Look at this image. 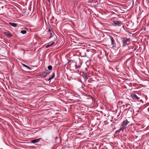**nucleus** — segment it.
Returning <instances> with one entry per match:
<instances>
[{"mask_svg":"<svg viewBox=\"0 0 149 149\" xmlns=\"http://www.w3.org/2000/svg\"><path fill=\"white\" fill-rule=\"evenodd\" d=\"M129 123V122L127 119L123 121L121 124V127L118 130V132H120L121 131H123L124 129L126 128V125Z\"/></svg>","mask_w":149,"mask_h":149,"instance_id":"f257e3e1","label":"nucleus"},{"mask_svg":"<svg viewBox=\"0 0 149 149\" xmlns=\"http://www.w3.org/2000/svg\"><path fill=\"white\" fill-rule=\"evenodd\" d=\"M113 22L114 24L118 26L121 23L118 20H114Z\"/></svg>","mask_w":149,"mask_h":149,"instance_id":"f03ea898","label":"nucleus"},{"mask_svg":"<svg viewBox=\"0 0 149 149\" xmlns=\"http://www.w3.org/2000/svg\"><path fill=\"white\" fill-rule=\"evenodd\" d=\"M129 41L128 39L124 40L123 41V46H125L127 44V42Z\"/></svg>","mask_w":149,"mask_h":149,"instance_id":"7ed1b4c3","label":"nucleus"},{"mask_svg":"<svg viewBox=\"0 0 149 149\" xmlns=\"http://www.w3.org/2000/svg\"><path fill=\"white\" fill-rule=\"evenodd\" d=\"M4 34L8 37H10L12 36L11 34L9 32H4Z\"/></svg>","mask_w":149,"mask_h":149,"instance_id":"20e7f679","label":"nucleus"},{"mask_svg":"<svg viewBox=\"0 0 149 149\" xmlns=\"http://www.w3.org/2000/svg\"><path fill=\"white\" fill-rule=\"evenodd\" d=\"M41 139V138H39L38 139H34V140H32V143H37L39 141H40V140Z\"/></svg>","mask_w":149,"mask_h":149,"instance_id":"39448f33","label":"nucleus"},{"mask_svg":"<svg viewBox=\"0 0 149 149\" xmlns=\"http://www.w3.org/2000/svg\"><path fill=\"white\" fill-rule=\"evenodd\" d=\"M111 38V46L110 47H111L112 48H113L114 47V43L113 42V40L112 38Z\"/></svg>","mask_w":149,"mask_h":149,"instance_id":"423d86ee","label":"nucleus"},{"mask_svg":"<svg viewBox=\"0 0 149 149\" xmlns=\"http://www.w3.org/2000/svg\"><path fill=\"white\" fill-rule=\"evenodd\" d=\"M9 24L12 26L14 27H16L17 26V24L16 23L10 22Z\"/></svg>","mask_w":149,"mask_h":149,"instance_id":"0eeeda50","label":"nucleus"},{"mask_svg":"<svg viewBox=\"0 0 149 149\" xmlns=\"http://www.w3.org/2000/svg\"><path fill=\"white\" fill-rule=\"evenodd\" d=\"M132 96L133 99H135L137 100H138L139 99V98L135 94H133Z\"/></svg>","mask_w":149,"mask_h":149,"instance_id":"6e6552de","label":"nucleus"},{"mask_svg":"<svg viewBox=\"0 0 149 149\" xmlns=\"http://www.w3.org/2000/svg\"><path fill=\"white\" fill-rule=\"evenodd\" d=\"M55 76V74L54 73H53V74L52 77L49 79L48 80L49 81V80H50L51 79H53L54 77Z\"/></svg>","mask_w":149,"mask_h":149,"instance_id":"1a4fd4ad","label":"nucleus"},{"mask_svg":"<svg viewBox=\"0 0 149 149\" xmlns=\"http://www.w3.org/2000/svg\"><path fill=\"white\" fill-rule=\"evenodd\" d=\"M20 32L21 33H22L23 34H25L26 33V30H22Z\"/></svg>","mask_w":149,"mask_h":149,"instance_id":"9d476101","label":"nucleus"},{"mask_svg":"<svg viewBox=\"0 0 149 149\" xmlns=\"http://www.w3.org/2000/svg\"><path fill=\"white\" fill-rule=\"evenodd\" d=\"M48 69L49 70H51L52 69V67L51 65H49L48 66Z\"/></svg>","mask_w":149,"mask_h":149,"instance_id":"9b49d317","label":"nucleus"},{"mask_svg":"<svg viewBox=\"0 0 149 149\" xmlns=\"http://www.w3.org/2000/svg\"><path fill=\"white\" fill-rule=\"evenodd\" d=\"M54 44V42H52L51 44H50V45H47L46 46V48H47V47H50V46L52 45L53 44Z\"/></svg>","mask_w":149,"mask_h":149,"instance_id":"f8f14e48","label":"nucleus"},{"mask_svg":"<svg viewBox=\"0 0 149 149\" xmlns=\"http://www.w3.org/2000/svg\"><path fill=\"white\" fill-rule=\"evenodd\" d=\"M126 107L127 108V109H128L130 107V105L129 104H126Z\"/></svg>","mask_w":149,"mask_h":149,"instance_id":"ddd939ff","label":"nucleus"},{"mask_svg":"<svg viewBox=\"0 0 149 149\" xmlns=\"http://www.w3.org/2000/svg\"><path fill=\"white\" fill-rule=\"evenodd\" d=\"M49 73L50 72H49L48 73H44V74H46V75L44 76V77H45L47 76V75L49 74Z\"/></svg>","mask_w":149,"mask_h":149,"instance_id":"4468645a","label":"nucleus"},{"mask_svg":"<svg viewBox=\"0 0 149 149\" xmlns=\"http://www.w3.org/2000/svg\"><path fill=\"white\" fill-rule=\"evenodd\" d=\"M26 68H27L29 70H30V69H31V68L27 66L26 67Z\"/></svg>","mask_w":149,"mask_h":149,"instance_id":"2eb2a0df","label":"nucleus"},{"mask_svg":"<svg viewBox=\"0 0 149 149\" xmlns=\"http://www.w3.org/2000/svg\"><path fill=\"white\" fill-rule=\"evenodd\" d=\"M22 65L23 66H24V67H26L27 66V65L25 64H22Z\"/></svg>","mask_w":149,"mask_h":149,"instance_id":"dca6fc26","label":"nucleus"},{"mask_svg":"<svg viewBox=\"0 0 149 149\" xmlns=\"http://www.w3.org/2000/svg\"><path fill=\"white\" fill-rule=\"evenodd\" d=\"M48 31H49L50 32V29H49V30H48Z\"/></svg>","mask_w":149,"mask_h":149,"instance_id":"f3484780","label":"nucleus"},{"mask_svg":"<svg viewBox=\"0 0 149 149\" xmlns=\"http://www.w3.org/2000/svg\"><path fill=\"white\" fill-rule=\"evenodd\" d=\"M148 111H149V107L148 108Z\"/></svg>","mask_w":149,"mask_h":149,"instance_id":"a211bd4d","label":"nucleus"},{"mask_svg":"<svg viewBox=\"0 0 149 149\" xmlns=\"http://www.w3.org/2000/svg\"><path fill=\"white\" fill-rule=\"evenodd\" d=\"M50 34H51V36L52 35V34H51V33H50Z\"/></svg>","mask_w":149,"mask_h":149,"instance_id":"6ab92c4d","label":"nucleus"}]
</instances>
